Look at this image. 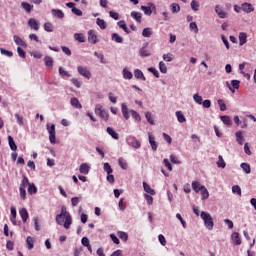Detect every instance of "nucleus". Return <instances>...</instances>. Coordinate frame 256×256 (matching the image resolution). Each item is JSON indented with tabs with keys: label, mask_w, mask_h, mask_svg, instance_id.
Wrapping results in <instances>:
<instances>
[{
	"label": "nucleus",
	"mask_w": 256,
	"mask_h": 256,
	"mask_svg": "<svg viewBox=\"0 0 256 256\" xmlns=\"http://www.w3.org/2000/svg\"><path fill=\"white\" fill-rule=\"evenodd\" d=\"M202 221H204V225L208 231H213V227H215V223L213 222V217L209 212L202 211L200 214Z\"/></svg>",
	"instance_id": "1"
},
{
	"label": "nucleus",
	"mask_w": 256,
	"mask_h": 256,
	"mask_svg": "<svg viewBox=\"0 0 256 256\" xmlns=\"http://www.w3.org/2000/svg\"><path fill=\"white\" fill-rule=\"evenodd\" d=\"M59 215H62L65 217L64 229H69L73 223V218L71 217V214L67 212V207L62 206L61 212Z\"/></svg>",
	"instance_id": "2"
},
{
	"label": "nucleus",
	"mask_w": 256,
	"mask_h": 256,
	"mask_svg": "<svg viewBox=\"0 0 256 256\" xmlns=\"http://www.w3.org/2000/svg\"><path fill=\"white\" fill-rule=\"evenodd\" d=\"M95 114L98 115L100 119H103L104 121H109V112L104 110L101 104H97L95 106Z\"/></svg>",
	"instance_id": "3"
},
{
	"label": "nucleus",
	"mask_w": 256,
	"mask_h": 256,
	"mask_svg": "<svg viewBox=\"0 0 256 256\" xmlns=\"http://www.w3.org/2000/svg\"><path fill=\"white\" fill-rule=\"evenodd\" d=\"M140 9L144 12V15L150 16L152 13L157 14V6L152 2L148 3L147 6H141Z\"/></svg>",
	"instance_id": "4"
},
{
	"label": "nucleus",
	"mask_w": 256,
	"mask_h": 256,
	"mask_svg": "<svg viewBox=\"0 0 256 256\" xmlns=\"http://www.w3.org/2000/svg\"><path fill=\"white\" fill-rule=\"evenodd\" d=\"M126 143L130 147H133V149H139L141 147V141L137 140L134 136H128L126 138Z\"/></svg>",
	"instance_id": "5"
},
{
	"label": "nucleus",
	"mask_w": 256,
	"mask_h": 256,
	"mask_svg": "<svg viewBox=\"0 0 256 256\" xmlns=\"http://www.w3.org/2000/svg\"><path fill=\"white\" fill-rule=\"evenodd\" d=\"M46 129L49 133V141L52 145H55L56 143V136H55V124H52L51 126L49 124L46 125Z\"/></svg>",
	"instance_id": "6"
},
{
	"label": "nucleus",
	"mask_w": 256,
	"mask_h": 256,
	"mask_svg": "<svg viewBox=\"0 0 256 256\" xmlns=\"http://www.w3.org/2000/svg\"><path fill=\"white\" fill-rule=\"evenodd\" d=\"M77 71H78L79 75H81L85 79H91V72L89 71V69H87V67L78 66Z\"/></svg>",
	"instance_id": "7"
},
{
	"label": "nucleus",
	"mask_w": 256,
	"mask_h": 256,
	"mask_svg": "<svg viewBox=\"0 0 256 256\" xmlns=\"http://www.w3.org/2000/svg\"><path fill=\"white\" fill-rule=\"evenodd\" d=\"M241 10L244 12V13H253V11H255V7H253V4L251 3H247V2H244L241 4Z\"/></svg>",
	"instance_id": "8"
},
{
	"label": "nucleus",
	"mask_w": 256,
	"mask_h": 256,
	"mask_svg": "<svg viewBox=\"0 0 256 256\" xmlns=\"http://www.w3.org/2000/svg\"><path fill=\"white\" fill-rule=\"evenodd\" d=\"M40 26L41 24L35 18H30L28 20V27L33 29L34 31H39Z\"/></svg>",
	"instance_id": "9"
},
{
	"label": "nucleus",
	"mask_w": 256,
	"mask_h": 256,
	"mask_svg": "<svg viewBox=\"0 0 256 256\" xmlns=\"http://www.w3.org/2000/svg\"><path fill=\"white\" fill-rule=\"evenodd\" d=\"M10 212H11V217H10V221L13 225H19V223L17 222V208H15V206H11L10 208Z\"/></svg>",
	"instance_id": "10"
},
{
	"label": "nucleus",
	"mask_w": 256,
	"mask_h": 256,
	"mask_svg": "<svg viewBox=\"0 0 256 256\" xmlns=\"http://www.w3.org/2000/svg\"><path fill=\"white\" fill-rule=\"evenodd\" d=\"M215 13L218 15L220 19H227L228 17L227 12L223 11V8H221V6L219 5L215 6Z\"/></svg>",
	"instance_id": "11"
},
{
	"label": "nucleus",
	"mask_w": 256,
	"mask_h": 256,
	"mask_svg": "<svg viewBox=\"0 0 256 256\" xmlns=\"http://www.w3.org/2000/svg\"><path fill=\"white\" fill-rule=\"evenodd\" d=\"M121 111H122V115L124 117V119L128 120L131 114V110H129V108L127 107L126 103H122L121 104Z\"/></svg>",
	"instance_id": "12"
},
{
	"label": "nucleus",
	"mask_w": 256,
	"mask_h": 256,
	"mask_svg": "<svg viewBox=\"0 0 256 256\" xmlns=\"http://www.w3.org/2000/svg\"><path fill=\"white\" fill-rule=\"evenodd\" d=\"M147 47H149V43H144L143 47L140 48L139 50V55L140 57H149V55H151V53H149V50H147Z\"/></svg>",
	"instance_id": "13"
},
{
	"label": "nucleus",
	"mask_w": 256,
	"mask_h": 256,
	"mask_svg": "<svg viewBox=\"0 0 256 256\" xmlns=\"http://www.w3.org/2000/svg\"><path fill=\"white\" fill-rule=\"evenodd\" d=\"M88 41L91 45H95L97 43V34H95L94 30L88 31Z\"/></svg>",
	"instance_id": "14"
},
{
	"label": "nucleus",
	"mask_w": 256,
	"mask_h": 256,
	"mask_svg": "<svg viewBox=\"0 0 256 256\" xmlns=\"http://www.w3.org/2000/svg\"><path fill=\"white\" fill-rule=\"evenodd\" d=\"M233 245H241V236H239L238 232H234L231 235Z\"/></svg>",
	"instance_id": "15"
},
{
	"label": "nucleus",
	"mask_w": 256,
	"mask_h": 256,
	"mask_svg": "<svg viewBox=\"0 0 256 256\" xmlns=\"http://www.w3.org/2000/svg\"><path fill=\"white\" fill-rule=\"evenodd\" d=\"M19 214L23 223H27V219H29V212H27V208L20 209Z\"/></svg>",
	"instance_id": "16"
},
{
	"label": "nucleus",
	"mask_w": 256,
	"mask_h": 256,
	"mask_svg": "<svg viewBox=\"0 0 256 256\" xmlns=\"http://www.w3.org/2000/svg\"><path fill=\"white\" fill-rule=\"evenodd\" d=\"M90 169L91 167H89L87 163H83L79 167V171L82 173V175H89Z\"/></svg>",
	"instance_id": "17"
},
{
	"label": "nucleus",
	"mask_w": 256,
	"mask_h": 256,
	"mask_svg": "<svg viewBox=\"0 0 256 256\" xmlns=\"http://www.w3.org/2000/svg\"><path fill=\"white\" fill-rule=\"evenodd\" d=\"M235 137L238 145H243V143L245 142V138L243 137V131H237L235 133Z\"/></svg>",
	"instance_id": "18"
},
{
	"label": "nucleus",
	"mask_w": 256,
	"mask_h": 256,
	"mask_svg": "<svg viewBox=\"0 0 256 256\" xmlns=\"http://www.w3.org/2000/svg\"><path fill=\"white\" fill-rule=\"evenodd\" d=\"M70 104L72 107H75V109H83V105H81V102H79V99L73 97L70 99Z\"/></svg>",
	"instance_id": "19"
},
{
	"label": "nucleus",
	"mask_w": 256,
	"mask_h": 256,
	"mask_svg": "<svg viewBox=\"0 0 256 256\" xmlns=\"http://www.w3.org/2000/svg\"><path fill=\"white\" fill-rule=\"evenodd\" d=\"M220 120L224 125H227L228 127H231L233 125V121H231V117L227 115L220 116Z\"/></svg>",
	"instance_id": "20"
},
{
	"label": "nucleus",
	"mask_w": 256,
	"mask_h": 256,
	"mask_svg": "<svg viewBox=\"0 0 256 256\" xmlns=\"http://www.w3.org/2000/svg\"><path fill=\"white\" fill-rule=\"evenodd\" d=\"M247 43V33L245 32H240L239 33V45L240 47H243Z\"/></svg>",
	"instance_id": "21"
},
{
	"label": "nucleus",
	"mask_w": 256,
	"mask_h": 256,
	"mask_svg": "<svg viewBox=\"0 0 256 256\" xmlns=\"http://www.w3.org/2000/svg\"><path fill=\"white\" fill-rule=\"evenodd\" d=\"M143 188H144V191L148 193V195H156L155 189H152V187L149 186L147 182H143Z\"/></svg>",
	"instance_id": "22"
},
{
	"label": "nucleus",
	"mask_w": 256,
	"mask_h": 256,
	"mask_svg": "<svg viewBox=\"0 0 256 256\" xmlns=\"http://www.w3.org/2000/svg\"><path fill=\"white\" fill-rule=\"evenodd\" d=\"M26 245H27V249H29V251H31V249H33V247H35V239L31 236H28L26 238Z\"/></svg>",
	"instance_id": "23"
},
{
	"label": "nucleus",
	"mask_w": 256,
	"mask_h": 256,
	"mask_svg": "<svg viewBox=\"0 0 256 256\" xmlns=\"http://www.w3.org/2000/svg\"><path fill=\"white\" fill-rule=\"evenodd\" d=\"M134 77L136 79H141L142 81H147V78H145V75H143V71L140 69L134 70Z\"/></svg>",
	"instance_id": "24"
},
{
	"label": "nucleus",
	"mask_w": 256,
	"mask_h": 256,
	"mask_svg": "<svg viewBox=\"0 0 256 256\" xmlns=\"http://www.w3.org/2000/svg\"><path fill=\"white\" fill-rule=\"evenodd\" d=\"M118 27H120V29H123V31L127 34L131 33V30H129V28L127 27V24H125L124 20H120L117 22Z\"/></svg>",
	"instance_id": "25"
},
{
	"label": "nucleus",
	"mask_w": 256,
	"mask_h": 256,
	"mask_svg": "<svg viewBox=\"0 0 256 256\" xmlns=\"http://www.w3.org/2000/svg\"><path fill=\"white\" fill-rule=\"evenodd\" d=\"M51 12L54 17H57V19H63L65 17V13L59 9H52Z\"/></svg>",
	"instance_id": "26"
},
{
	"label": "nucleus",
	"mask_w": 256,
	"mask_h": 256,
	"mask_svg": "<svg viewBox=\"0 0 256 256\" xmlns=\"http://www.w3.org/2000/svg\"><path fill=\"white\" fill-rule=\"evenodd\" d=\"M13 39L16 45H20L21 47H27V43H25V41H23V39H21V37H19L18 35H14Z\"/></svg>",
	"instance_id": "27"
},
{
	"label": "nucleus",
	"mask_w": 256,
	"mask_h": 256,
	"mask_svg": "<svg viewBox=\"0 0 256 256\" xmlns=\"http://www.w3.org/2000/svg\"><path fill=\"white\" fill-rule=\"evenodd\" d=\"M201 187H204V186L201 185V183L199 181L192 182V189L195 193H200Z\"/></svg>",
	"instance_id": "28"
},
{
	"label": "nucleus",
	"mask_w": 256,
	"mask_h": 256,
	"mask_svg": "<svg viewBox=\"0 0 256 256\" xmlns=\"http://www.w3.org/2000/svg\"><path fill=\"white\" fill-rule=\"evenodd\" d=\"M131 17H133V19L137 22V23H141V19H142V14L141 12H136V11H132L131 12Z\"/></svg>",
	"instance_id": "29"
},
{
	"label": "nucleus",
	"mask_w": 256,
	"mask_h": 256,
	"mask_svg": "<svg viewBox=\"0 0 256 256\" xmlns=\"http://www.w3.org/2000/svg\"><path fill=\"white\" fill-rule=\"evenodd\" d=\"M153 35V28L147 27L142 30V36L143 37H151Z\"/></svg>",
	"instance_id": "30"
},
{
	"label": "nucleus",
	"mask_w": 256,
	"mask_h": 256,
	"mask_svg": "<svg viewBox=\"0 0 256 256\" xmlns=\"http://www.w3.org/2000/svg\"><path fill=\"white\" fill-rule=\"evenodd\" d=\"M149 143L151 145V149L157 151V142L155 141V137L151 134L148 135Z\"/></svg>",
	"instance_id": "31"
},
{
	"label": "nucleus",
	"mask_w": 256,
	"mask_h": 256,
	"mask_svg": "<svg viewBox=\"0 0 256 256\" xmlns=\"http://www.w3.org/2000/svg\"><path fill=\"white\" fill-rule=\"evenodd\" d=\"M8 143L11 151H17V144H15V140L12 136H8Z\"/></svg>",
	"instance_id": "32"
},
{
	"label": "nucleus",
	"mask_w": 256,
	"mask_h": 256,
	"mask_svg": "<svg viewBox=\"0 0 256 256\" xmlns=\"http://www.w3.org/2000/svg\"><path fill=\"white\" fill-rule=\"evenodd\" d=\"M122 75L124 79L131 80L133 79V73L129 71L127 68H124L122 71Z\"/></svg>",
	"instance_id": "33"
},
{
	"label": "nucleus",
	"mask_w": 256,
	"mask_h": 256,
	"mask_svg": "<svg viewBox=\"0 0 256 256\" xmlns=\"http://www.w3.org/2000/svg\"><path fill=\"white\" fill-rule=\"evenodd\" d=\"M21 7L27 13H31L33 11V5H31V4L27 3V2H22L21 3Z\"/></svg>",
	"instance_id": "34"
},
{
	"label": "nucleus",
	"mask_w": 256,
	"mask_h": 256,
	"mask_svg": "<svg viewBox=\"0 0 256 256\" xmlns=\"http://www.w3.org/2000/svg\"><path fill=\"white\" fill-rule=\"evenodd\" d=\"M118 237L119 239L124 241V243H127V241L129 240V234H127V232L124 231H118Z\"/></svg>",
	"instance_id": "35"
},
{
	"label": "nucleus",
	"mask_w": 256,
	"mask_h": 256,
	"mask_svg": "<svg viewBox=\"0 0 256 256\" xmlns=\"http://www.w3.org/2000/svg\"><path fill=\"white\" fill-rule=\"evenodd\" d=\"M200 193L202 195V199L205 200V199H209V190H207V188L205 186H201L200 187Z\"/></svg>",
	"instance_id": "36"
},
{
	"label": "nucleus",
	"mask_w": 256,
	"mask_h": 256,
	"mask_svg": "<svg viewBox=\"0 0 256 256\" xmlns=\"http://www.w3.org/2000/svg\"><path fill=\"white\" fill-rule=\"evenodd\" d=\"M44 30L47 31V33H53L55 31V26L51 22H46L44 24Z\"/></svg>",
	"instance_id": "37"
},
{
	"label": "nucleus",
	"mask_w": 256,
	"mask_h": 256,
	"mask_svg": "<svg viewBox=\"0 0 256 256\" xmlns=\"http://www.w3.org/2000/svg\"><path fill=\"white\" fill-rule=\"evenodd\" d=\"M106 131H107L108 135H110L112 137V139H116V140L119 139V134L117 132H115V130H113V128L108 127Z\"/></svg>",
	"instance_id": "38"
},
{
	"label": "nucleus",
	"mask_w": 256,
	"mask_h": 256,
	"mask_svg": "<svg viewBox=\"0 0 256 256\" xmlns=\"http://www.w3.org/2000/svg\"><path fill=\"white\" fill-rule=\"evenodd\" d=\"M217 167H219L220 169H225V167H227V164L225 163V160H223V156L221 155L218 156Z\"/></svg>",
	"instance_id": "39"
},
{
	"label": "nucleus",
	"mask_w": 256,
	"mask_h": 256,
	"mask_svg": "<svg viewBox=\"0 0 256 256\" xmlns=\"http://www.w3.org/2000/svg\"><path fill=\"white\" fill-rule=\"evenodd\" d=\"M176 117L178 120V123H185L187 119L185 118V115L181 111H176Z\"/></svg>",
	"instance_id": "40"
},
{
	"label": "nucleus",
	"mask_w": 256,
	"mask_h": 256,
	"mask_svg": "<svg viewBox=\"0 0 256 256\" xmlns=\"http://www.w3.org/2000/svg\"><path fill=\"white\" fill-rule=\"evenodd\" d=\"M242 171H244V173H246L247 175H249V173H251V165H249V163H242L240 165Z\"/></svg>",
	"instance_id": "41"
},
{
	"label": "nucleus",
	"mask_w": 256,
	"mask_h": 256,
	"mask_svg": "<svg viewBox=\"0 0 256 256\" xmlns=\"http://www.w3.org/2000/svg\"><path fill=\"white\" fill-rule=\"evenodd\" d=\"M44 61H45V66L48 69H51V67H53V58L52 57L46 56V57H44Z\"/></svg>",
	"instance_id": "42"
},
{
	"label": "nucleus",
	"mask_w": 256,
	"mask_h": 256,
	"mask_svg": "<svg viewBox=\"0 0 256 256\" xmlns=\"http://www.w3.org/2000/svg\"><path fill=\"white\" fill-rule=\"evenodd\" d=\"M96 25H98V27H100V29H107V23L105 22V20H103L101 18L96 19Z\"/></svg>",
	"instance_id": "43"
},
{
	"label": "nucleus",
	"mask_w": 256,
	"mask_h": 256,
	"mask_svg": "<svg viewBox=\"0 0 256 256\" xmlns=\"http://www.w3.org/2000/svg\"><path fill=\"white\" fill-rule=\"evenodd\" d=\"M29 185H31V183H29V178H27V176H23L20 187H22V189H26Z\"/></svg>",
	"instance_id": "44"
},
{
	"label": "nucleus",
	"mask_w": 256,
	"mask_h": 256,
	"mask_svg": "<svg viewBox=\"0 0 256 256\" xmlns=\"http://www.w3.org/2000/svg\"><path fill=\"white\" fill-rule=\"evenodd\" d=\"M81 201H83V197L81 196L71 198L72 207H77Z\"/></svg>",
	"instance_id": "45"
},
{
	"label": "nucleus",
	"mask_w": 256,
	"mask_h": 256,
	"mask_svg": "<svg viewBox=\"0 0 256 256\" xmlns=\"http://www.w3.org/2000/svg\"><path fill=\"white\" fill-rule=\"evenodd\" d=\"M111 39L115 41V43H123V37L119 36L117 33H112Z\"/></svg>",
	"instance_id": "46"
},
{
	"label": "nucleus",
	"mask_w": 256,
	"mask_h": 256,
	"mask_svg": "<svg viewBox=\"0 0 256 256\" xmlns=\"http://www.w3.org/2000/svg\"><path fill=\"white\" fill-rule=\"evenodd\" d=\"M56 223L57 225H63V227H65V216L58 214L56 216Z\"/></svg>",
	"instance_id": "47"
},
{
	"label": "nucleus",
	"mask_w": 256,
	"mask_h": 256,
	"mask_svg": "<svg viewBox=\"0 0 256 256\" xmlns=\"http://www.w3.org/2000/svg\"><path fill=\"white\" fill-rule=\"evenodd\" d=\"M170 9L172 13H179V11H181V6H179L177 3H172L170 5Z\"/></svg>",
	"instance_id": "48"
},
{
	"label": "nucleus",
	"mask_w": 256,
	"mask_h": 256,
	"mask_svg": "<svg viewBox=\"0 0 256 256\" xmlns=\"http://www.w3.org/2000/svg\"><path fill=\"white\" fill-rule=\"evenodd\" d=\"M74 39L79 41V43H85V36L82 33H75Z\"/></svg>",
	"instance_id": "49"
},
{
	"label": "nucleus",
	"mask_w": 256,
	"mask_h": 256,
	"mask_svg": "<svg viewBox=\"0 0 256 256\" xmlns=\"http://www.w3.org/2000/svg\"><path fill=\"white\" fill-rule=\"evenodd\" d=\"M28 193L29 195H35L37 193V186H35L33 183L29 184Z\"/></svg>",
	"instance_id": "50"
},
{
	"label": "nucleus",
	"mask_w": 256,
	"mask_h": 256,
	"mask_svg": "<svg viewBox=\"0 0 256 256\" xmlns=\"http://www.w3.org/2000/svg\"><path fill=\"white\" fill-rule=\"evenodd\" d=\"M129 113L133 117V119H135V121H141V115H139V113H137V111L130 110Z\"/></svg>",
	"instance_id": "51"
},
{
	"label": "nucleus",
	"mask_w": 256,
	"mask_h": 256,
	"mask_svg": "<svg viewBox=\"0 0 256 256\" xmlns=\"http://www.w3.org/2000/svg\"><path fill=\"white\" fill-rule=\"evenodd\" d=\"M146 120L150 123V125H155V120H153V115L151 112L145 113Z\"/></svg>",
	"instance_id": "52"
},
{
	"label": "nucleus",
	"mask_w": 256,
	"mask_h": 256,
	"mask_svg": "<svg viewBox=\"0 0 256 256\" xmlns=\"http://www.w3.org/2000/svg\"><path fill=\"white\" fill-rule=\"evenodd\" d=\"M218 105L220 107V111H227V104H225V100L219 99Z\"/></svg>",
	"instance_id": "53"
},
{
	"label": "nucleus",
	"mask_w": 256,
	"mask_h": 256,
	"mask_svg": "<svg viewBox=\"0 0 256 256\" xmlns=\"http://www.w3.org/2000/svg\"><path fill=\"white\" fill-rule=\"evenodd\" d=\"M20 197L23 201L27 199V191L23 187H19Z\"/></svg>",
	"instance_id": "54"
},
{
	"label": "nucleus",
	"mask_w": 256,
	"mask_h": 256,
	"mask_svg": "<svg viewBox=\"0 0 256 256\" xmlns=\"http://www.w3.org/2000/svg\"><path fill=\"white\" fill-rule=\"evenodd\" d=\"M104 171L107 172V175H111L113 173V168H111V164L108 162L104 163Z\"/></svg>",
	"instance_id": "55"
},
{
	"label": "nucleus",
	"mask_w": 256,
	"mask_h": 256,
	"mask_svg": "<svg viewBox=\"0 0 256 256\" xmlns=\"http://www.w3.org/2000/svg\"><path fill=\"white\" fill-rule=\"evenodd\" d=\"M1 55H5L6 57H13V52L6 50L5 48H0Z\"/></svg>",
	"instance_id": "56"
},
{
	"label": "nucleus",
	"mask_w": 256,
	"mask_h": 256,
	"mask_svg": "<svg viewBox=\"0 0 256 256\" xmlns=\"http://www.w3.org/2000/svg\"><path fill=\"white\" fill-rule=\"evenodd\" d=\"M193 99L197 105H201L203 103V97L200 96L199 94H194Z\"/></svg>",
	"instance_id": "57"
},
{
	"label": "nucleus",
	"mask_w": 256,
	"mask_h": 256,
	"mask_svg": "<svg viewBox=\"0 0 256 256\" xmlns=\"http://www.w3.org/2000/svg\"><path fill=\"white\" fill-rule=\"evenodd\" d=\"M59 75H61V77H71V74H69L63 67H59Z\"/></svg>",
	"instance_id": "58"
},
{
	"label": "nucleus",
	"mask_w": 256,
	"mask_h": 256,
	"mask_svg": "<svg viewBox=\"0 0 256 256\" xmlns=\"http://www.w3.org/2000/svg\"><path fill=\"white\" fill-rule=\"evenodd\" d=\"M232 193L241 197V187L239 185L232 186Z\"/></svg>",
	"instance_id": "59"
},
{
	"label": "nucleus",
	"mask_w": 256,
	"mask_h": 256,
	"mask_svg": "<svg viewBox=\"0 0 256 256\" xmlns=\"http://www.w3.org/2000/svg\"><path fill=\"white\" fill-rule=\"evenodd\" d=\"M240 86H241V81H239V80L231 81V87H232V89H234V91H235V89H239Z\"/></svg>",
	"instance_id": "60"
},
{
	"label": "nucleus",
	"mask_w": 256,
	"mask_h": 256,
	"mask_svg": "<svg viewBox=\"0 0 256 256\" xmlns=\"http://www.w3.org/2000/svg\"><path fill=\"white\" fill-rule=\"evenodd\" d=\"M148 71L150 73H152L154 75V77H156L157 79H159L160 77V74H159V71L157 69H155V67H149L148 68Z\"/></svg>",
	"instance_id": "61"
},
{
	"label": "nucleus",
	"mask_w": 256,
	"mask_h": 256,
	"mask_svg": "<svg viewBox=\"0 0 256 256\" xmlns=\"http://www.w3.org/2000/svg\"><path fill=\"white\" fill-rule=\"evenodd\" d=\"M159 69L161 73H167V65L165 64V62H159Z\"/></svg>",
	"instance_id": "62"
},
{
	"label": "nucleus",
	"mask_w": 256,
	"mask_h": 256,
	"mask_svg": "<svg viewBox=\"0 0 256 256\" xmlns=\"http://www.w3.org/2000/svg\"><path fill=\"white\" fill-rule=\"evenodd\" d=\"M190 5L191 9H193L194 11H199V2L192 0Z\"/></svg>",
	"instance_id": "63"
},
{
	"label": "nucleus",
	"mask_w": 256,
	"mask_h": 256,
	"mask_svg": "<svg viewBox=\"0 0 256 256\" xmlns=\"http://www.w3.org/2000/svg\"><path fill=\"white\" fill-rule=\"evenodd\" d=\"M118 163H119L121 169H124V170L127 169V167H128L127 162H125V160L123 158H119Z\"/></svg>",
	"instance_id": "64"
}]
</instances>
